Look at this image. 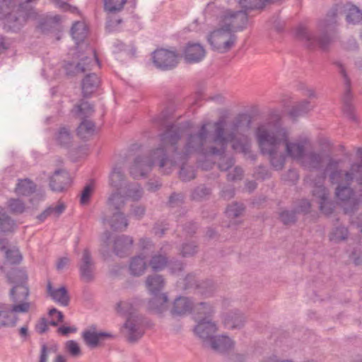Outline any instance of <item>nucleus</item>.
I'll list each match as a JSON object with an SVG mask.
<instances>
[{
	"mask_svg": "<svg viewBox=\"0 0 362 362\" xmlns=\"http://www.w3.org/2000/svg\"><path fill=\"white\" fill-rule=\"evenodd\" d=\"M111 226L115 230H122L127 226V223L122 214L115 213L112 219Z\"/></svg>",
	"mask_w": 362,
	"mask_h": 362,
	"instance_id": "29",
	"label": "nucleus"
},
{
	"mask_svg": "<svg viewBox=\"0 0 362 362\" xmlns=\"http://www.w3.org/2000/svg\"><path fill=\"white\" fill-rule=\"evenodd\" d=\"M71 35L76 42L83 40L87 34V27L84 22L75 23L71 30Z\"/></svg>",
	"mask_w": 362,
	"mask_h": 362,
	"instance_id": "22",
	"label": "nucleus"
},
{
	"mask_svg": "<svg viewBox=\"0 0 362 362\" xmlns=\"http://www.w3.org/2000/svg\"><path fill=\"white\" fill-rule=\"evenodd\" d=\"M44 20H45V22L44 21L42 22V21H39V26L40 28H42L45 23H48L50 25L57 23L60 21L61 19L59 16H47Z\"/></svg>",
	"mask_w": 362,
	"mask_h": 362,
	"instance_id": "46",
	"label": "nucleus"
},
{
	"mask_svg": "<svg viewBox=\"0 0 362 362\" xmlns=\"http://www.w3.org/2000/svg\"><path fill=\"white\" fill-rule=\"evenodd\" d=\"M76 69H77V71H81V72H83V71L86 70V69H85V68H83V67H82V66H81V63H79V64L77 65V66H76Z\"/></svg>",
	"mask_w": 362,
	"mask_h": 362,
	"instance_id": "63",
	"label": "nucleus"
},
{
	"mask_svg": "<svg viewBox=\"0 0 362 362\" xmlns=\"http://www.w3.org/2000/svg\"><path fill=\"white\" fill-rule=\"evenodd\" d=\"M216 26L209 33L206 40L211 48L225 53L235 45V33L241 30L247 23V16L242 11L221 8L216 13Z\"/></svg>",
	"mask_w": 362,
	"mask_h": 362,
	"instance_id": "2",
	"label": "nucleus"
},
{
	"mask_svg": "<svg viewBox=\"0 0 362 362\" xmlns=\"http://www.w3.org/2000/svg\"><path fill=\"white\" fill-rule=\"evenodd\" d=\"M235 321H240L239 317H235L234 318L232 317L231 319L226 320L224 323L226 327L233 329L238 326V325L235 324Z\"/></svg>",
	"mask_w": 362,
	"mask_h": 362,
	"instance_id": "48",
	"label": "nucleus"
},
{
	"mask_svg": "<svg viewBox=\"0 0 362 362\" xmlns=\"http://www.w3.org/2000/svg\"><path fill=\"white\" fill-rule=\"evenodd\" d=\"M184 171H185V169L184 168H182L180 173V177L183 180H187V178H186L184 175Z\"/></svg>",
	"mask_w": 362,
	"mask_h": 362,
	"instance_id": "62",
	"label": "nucleus"
},
{
	"mask_svg": "<svg viewBox=\"0 0 362 362\" xmlns=\"http://www.w3.org/2000/svg\"><path fill=\"white\" fill-rule=\"evenodd\" d=\"M357 182L359 187V191H362V175L359 177H357Z\"/></svg>",
	"mask_w": 362,
	"mask_h": 362,
	"instance_id": "60",
	"label": "nucleus"
},
{
	"mask_svg": "<svg viewBox=\"0 0 362 362\" xmlns=\"http://www.w3.org/2000/svg\"><path fill=\"white\" fill-rule=\"evenodd\" d=\"M122 180V174L118 169L115 168L110 174V181L112 185H116L117 181Z\"/></svg>",
	"mask_w": 362,
	"mask_h": 362,
	"instance_id": "45",
	"label": "nucleus"
},
{
	"mask_svg": "<svg viewBox=\"0 0 362 362\" xmlns=\"http://www.w3.org/2000/svg\"><path fill=\"white\" fill-rule=\"evenodd\" d=\"M76 330V328L73 327H61L59 328V332L63 334L74 332Z\"/></svg>",
	"mask_w": 362,
	"mask_h": 362,
	"instance_id": "51",
	"label": "nucleus"
},
{
	"mask_svg": "<svg viewBox=\"0 0 362 362\" xmlns=\"http://www.w3.org/2000/svg\"><path fill=\"white\" fill-rule=\"evenodd\" d=\"M206 55V50L200 44H188L184 51V57L188 62H199Z\"/></svg>",
	"mask_w": 362,
	"mask_h": 362,
	"instance_id": "12",
	"label": "nucleus"
},
{
	"mask_svg": "<svg viewBox=\"0 0 362 362\" xmlns=\"http://www.w3.org/2000/svg\"><path fill=\"white\" fill-rule=\"evenodd\" d=\"M346 21L349 23H358L362 21V13L354 5H346L345 7Z\"/></svg>",
	"mask_w": 362,
	"mask_h": 362,
	"instance_id": "21",
	"label": "nucleus"
},
{
	"mask_svg": "<svg viewBox=\"0 0 362 362\" xmlns=\"http://www.w3.org/2000/svg\"><path fill=\"white\" fill-rule=\"evenodd\" d=\"M313 196L317 199L322 212L329 214L332 211L334 204L328 200L326 189L322 185H315Z\"/></svg>",
	"mask_w": 362,
	"mask_h": 362,
	"instance_id": "11",
	"label": "nucleus"
},
{
	"mask_svg": "<svg viewBox=\"0 0 362 362\" xmlns=\"http://www.w3.org/2000/svg\"><path fill=\"white\" fill-rule=\"evenodd\" d=\"M6 257L7 260L12 264L18 263L22 259L19 250L16 248L7 250L6 252Z\"/></svg>",
	"mask_w": 362,
	"mask_h": 362,
	"instance_id": "34",
	"label": "nucleus"
},
{
	"mask_svg": "<svg viewBox=\"0 0 362 362\" xmlns=\"http://www.w3.org/2000/svg\"><path fill=\"white\" fill-rule=\"evenodd\" d=\"M99 78L95 74H90L85 77L82 83V90L88 96L95 92L99 85Z\"/></svg>",
	"mask_w": 362,
	"mask_h": 362,
	"instance_id": "19",
	"label": "nucleus"
},
{
	"mask_svg": "<svg viewBox=\"0 0 362 362\" xmlns=\"http://www.w3.org/2000/svg\"><path fill=\"white\" fill-rule=\"evenodd\" d=\"M155 65L162 69L175 67L179 62V56L175 51L166 49H158L153 54Z\"/></svg>",
	"mask_w": 362,
	"mask_h": 362,
	"instance_id": "10",
	"label": "nucleus"
},
{
	"mask_svg": "<svg viewBox=\"0 0 362 362\" xmlns=\"http://www.w3.org/2000/svg\"><path fill=\"white\" fill-rule=\"evenodd\" d=\"M90 112L92 111V107L87 103H83L78 107V111L83 112V111Z\"/></svg>",
	"mask_w": 362,
	"mask_h": 362,
	"instance_id": "53",
	"label": "nucleus"
},
{
	"mask_svg": "<svg viewBox=\"0 0 362 362\" xmlns=\"http://www.w3.org/2000/svg\"><path fill=\"white\" fill-rule=\"evenodd\" d=\"M209 343L212 349L220 352L227 351L234 346L233 341L224 335L214 337Z\"/></svg>",
	"mask_w": 362,
	"mask_h": 362,
	"instance_id": "15",
	"label": "nucleus"
},
{
	"mask_svg": "<svg viewBox=\"0 0 362 362\" xmlns=\"http://www.w3.org/2000/svg\"><path fill=\"white\" fill-rule=\"evenodd\" d=\"M69 259L66 257H62L59 259L57 263V268L58 269H62L68 265Z\"/></svg>",
	"mask_w": 362,
	"mask_h": 362,
	"instance_id": "49",
	"label": "nucleus"
},
{
	"mask_svg": "<svg viewBox=\"0 0 362 362\" xmlns=\"http://www.w3.org/2000/svg\"><path fill=\"white\" fill-rule=\"evenodd\" d=\"M124 331L131 341H136L143 335V331L131 319H128L125 323Z\"/></svg>",
	"mask_w": 362,
	"mask_h": 362,
	"instance_id": "20",
	"label": "nucleus"
},
{
	"mask_svg": "<svg viewBox=\"0 0 362 362\" xmlns=\"http://www.w3.org/2000/svg\"><path fill=\"white\" fill-rule=\"evenodd\" d=\"M54 4L57 7L60 8L64 10H69L70 8V6L67 4L61 2L58 0H56Z\"/></svg>",
	"mask_w": 362,
	"mask_h": 362,
	"instance_id": "54",
	"label": "nucleus"
},
{
	"mask_svg": "<svg viewBox=\"0 0 362 362\" xmlns=\"http://www.w3.org/2000/svg\"><path fill=\"white\" fill-rule=\"evenodd\" d=\"M48 359L47 346L43 345L41 349L40 362H47Z\"/></svg>",
	"mask_w": 362,
	"mask_h": 362,
	"instance_id": "50",
	"label": "nucleus"
},
{
	"mask_svg": "<svg viewBox=\"0 0 362 362\" xmlns=\"http://www.w3.org/2000/svg\"><path fill=\"white\" fill-rule=\"evenodd\" d=\"M11 283L14 284L11 291V299L18 304L25 303L23 300L28 296V288L25 285L27 276L25 272L21 270L12 272L9 276Z\"/></svg>",
	"mask_w": 362,
	"mask_h": 362,
	"instance_id": "7",
	"label": "nucleus"
},
{
	"mask_svg": "<svg viewBox=\"0 0 362 362\" xmlns=\"http://www.w3.org/2000/svg\"><path fill=\"white\" fill-rule=\"evenodd\" d=\"M110 337H112L110 334L104 332H98L95 329H88L83 333V338L86 344L90 347H95L103 340Z\"/></svg>",
	"mask_w": 362,
	"mask_h": 362,
	"instance_id": "14",
	"label": "nucleus"
},
{
	"mask_svg": "<svg viewBox=\"0 0 362 362\" xmlns=\"http://www.w3.org/2000/svg\"><path fill=\"white\" fill-rule=\"evenodd\" d=\"M47 292L51 298L62 305H67L69 301V296L64 287L53 288L50 283L47 285Z\"/></svg>",
	"mask_w": 362,
	"mask_h": 362,
	"instance_id": "16",
	"label": "nucleus"
},
{
	"mask_svg": "<svg viewBox=\"0 0 362 362\" xmlns=\"http://www.w3.org/2000/svg\"><path fill=\"white\" fill-rule=\"evenodd\" d=\"M81 276L86 281H89L93 277V264L89 252L85 250L83 253L81 264L80 266Z\"/></svg>",
	"mask_w": 362,
	"mask_h": 362,
	"instance_id": "17",
	"label": "nucleus"
},
{
	"mask_svg": "<svg viewBox=\"0 0 362 362\" xmlns=\"http://www.w3.org/2000/svg\"><path fill=\"white\" fill-rule=\"evenodd\" d=\"M14 223L4 212V209L0 208V227L4 231H9L13 229Z\"/></svg>",
	"mask_w": 362,
	"mask_h": 362,
	"instance_id": "31",
	"label": "nucleus"
},
{
	"mask_svg": "<svg viewBox=\"0 0 362 362\" xmlns=\"http://www.w3.org/2000/svg\"><path fill=\"white\" fill-rule=\"evenodd\" d=\"M35 189L34 184L29 180H21L16 188V193L21 195H28Z\"/></svg>",
	"mask_w": 362,
	"mask_h": 362,
	"instance_id": "24",
	"label": "nucleus"
},
{
	"mask_svg": "<svg viewBox=\"0 0 362 362\" xmlns=\"http://www.w3.org/2000/svg\"><path fill=\"white\" fill-rule=\"evenodd\" d=\"M193 312L197 322L194 329V333L203 340L210 342L217 330L216 324L211 319L213 308L206 303H199L194 308Z\"/></svg>",
	"mask_w": 362,
	"mask_h": 362,
	"instance_id": "5",
	"label": "nucleus"
},
{
	"mask_svg": "<svg viewBox=\"0 0 362 362\" xmlns=\"http://www.w3.org/2000/svg\"><path fill=\"white\" fill-rule=\"evenodd\" d=\"M65 349L72 356L78 357L81 355V350L79 344L73 340L66 342Z\"/></svg>",
	"mask_w": 362,
	"mask_h": 362,
	"instance_id": "32",
	"label": "nucleus"
},
{
	"mask_svg": "<svg viewBox=\"0 0 362 362\" xmlns=\"http://www.w3.org/2000/svg\"><path fill=\"white\" fill-rule=\"evenodd\" d=\"M146 268V264L143 258L139 257L134 258L130 264V271L132 274L135 276L141 275L144 273Z\"/></svg>",
	"mask_w": 362,
	"mask_h": 362,
	"instance_id": "25",
	"label": "nucleus"
},
{
	"mask_svg": "<svg viewBox=\"0 0 362 362\" xmlns=\"http://www.w3.org/2000/svg\"><path fill=\"white\" fill-rule=\"evenodd\" d=\"M94 132V125L90 121H83L78 128V134L82 138H86Z\"/></svg>",
	"mask_w": 362,
	"mask_h": 362,
	"instance_id": "27",
	"label": "nucleus"
},
{
	"mask_svg": "<svg viewBox=\"0 0 362 362\" xmlns=\"http://www.w3.org/2000/svg\"><path fill=\"white\" fill-rule=\"evenodd\" d=\"M146 286L149 291L154 295L153 298L150 301V308L157 312H162L167 308L168 298L165 294L158 295L163 286V280L160 276L148 277L146 281Z\"/></svg>",
	"mask_w": 362,
	"mask_h": 362,
	"instance_id": "8",
	"label": "nucleus"
},
{
	"mask_svg": "<svg viewBox=\"0 0 362 362\" xmlns=\"http://www.w3.org/2000/svg\"><path fill=\"white\" fill-rule=\"evenodd\" d=\"M141 193L140 189H137L134 192H132V191L129 192V194H128V197H131L133 199H136L139 198V197H141Z\"/></svg>",
	"mask_w": 362,
	"mask_h": 362,
	"instance_id": "55",
	"label": "nucleus"
},
{
	"mask_svg": "<svg viewBox=\"0 0 362 362\" xmlns=\"http://www.w3.org/2000/svg\"><path fill=\"white\" fill-rule=\"evenodd\" d=\"M357 156H358L359 158H362V150H361V149L358 150V151H357Z\"/></svg>",
	"mask_w": 362,
	"mask_h": 362,
	"instance_id": "64",
	"label": "nucleus"
},
{
	"mask_svg": "<svg viewBox=\"0 0 362 362\" xmlns=\"http://www.w3.org/2000/svg\"><path fill=\"white\" fill-rule=\"evenodd\" d=\"M36 329L38 332L43 333L47 330V325L46 322L44 320H42L40 322H39V324H37V325L36 326Z\"/></svg>",
	"mask_w": 362,
	"mask_h": 362,
	"instance_id": "52",
	"label": "nucleus"
},
{
	"mask_svg": "<svg viewBox=\"0 0 362 362\" xmlns=\"http://www.w3.org/2000/svg\"><path fill=\"white\" fill-rule=\"evenodd\" d=\"M216 132L215 143L221 149L224 148L228 143L231 144L233 149L237 152L247 153L249 149V143L246 137L238 130L235 132H225L223 122H218L214 125Z\"/></svg>",
	"mask_w": 362,
	"mask_h": 362,
	"instance_id": "6",
	"label": "nucleus"
},
{
	"mask_svg": "<svg viewBox=\"0 0 362 362\" xmlns=\"http://www.w3.org/2000/svg\"><path fill=\"white\" fill-rule=\"evenodd\" d=\"M127 0H104V7L106 11L110 12L122 10Z\"/></svg>",
	"mask_w": 362,
	"mask_h": 362,
	"instance_id": "26",
	"label": "nucleus"
},
{
	"mask_svg": "<svg viewBox=\"0 0 362 362\" xmlns=\"http://www.w3.org/2000/svg\"><path fill=\"white\" fill-rule=\"evenodd\" d=\"M8 207L14 213H22L24 211V204L18 199H12L9 202Z\"/></svg>",
	"mask_w": 362,
	"mask_h": 362,
	"instance_id": "38",
	"label": "nucleus"
},
{
	"mask_svg": "<svg viewBox=\"0 0 362 362\" xmlns=\"http://www.w3.org/2000/svg\"><path fill=\"white\" fill-rule=\"evenodd\" d=\"M93 188L91 185H88L85 187L84 189L83 190L81 196V203L83 204H85L88 202L89 200L91 194L93 192Z\"/></svg>",
	"mask_w": 362,
	"mask_h": 362,
	"instance_id": "43",
	"label": "nucleus"
},
{
	"mask_svg": "<svg viewBox=\"0 0 362 362\" xmlns=\"http://www.w3.org/2000/svg\"><path fill=\"white\" fill-rule=\"evenodd\" d=\"M281 219L285 224H288L294 221L295 216L293 213L284 211L281 214Z\"/></svg>",
	"mask_w": 362,
	"mask_h": 362,
	"instance_id": "47",
	"label": "nucleus"
},
{
	"mask_svg": "<svg viewBox=\"0 0 362 362\" xmlns=\"http://www.w3.org/2000/svg\"><path fill=\"white\" fill-rule=\"evenodd\" d=\"M256 137L261 151L269 156L272 165L276 169H281L284 163L283 149L288 156L305 166L316 168L322 162L320 155L306 153L309 146L306 139L290 141L285 129H277L272 124L260 125L257 129Z\"/></svg>",
	"mask_w": 362,
	"mask_h": 362,
	"instance_id": "1",
	"label": "nucleus"
},
{
	"mask_svg": "<svg viewBox=\"0 0 362 362\" xmlns=\"http://www.w3.org/2000/svg\"><path fill=\"white\" fill-rule=\"evenodd\" d=\"M132 305L128 302H120L117 305V312L122 315H131L132 313Z\"/></svg>",
	"mask_w": 362,
	"mask_h": 362,
	"instance_id": "41",
	"label": "nucleus"
},
{
	"mask_svg": "<svg viewBox=\"0 0 362 362\" xmlns=\"http://www.w3.org/2000/svg\"><path fill=\"white\" fill-rule=\"evenodd\" d=\"M347 230L346 228L344 227L337 228L335 230H334L331 235L330 239L331 240L338 242L340 240H344L347 236Z\"/></svg>",
	"mask_w": 362,
	"mask_h": 362,
	"instance_id": "35",
	"label": "nucleus"
},
{
	"mask_svg": "<svg viewBox=\"0 0 362 362\" xmlns=\"http://www.w3.org/2000/svg\"><path fill=\"white\" fill-rule=\"evenodd\" d=\"M92 54H93V58L90 59V60L93 61L95 64H98V59H97L95 54L93 51H92Z\"/></svg>",
	"mask_w": 362,
	"mask_h": 362,
	"instance_id": "61",
	"label": "nucleus"
},
{
	"mask_svg": "<svg viewBox=\"0 0 362 362\" xmlns=\"http://www.w3.org/2000/svg\"><path fill=\"white\" fill-rule=\"evenodd\" d=\"M127 198L124 197L120 193H116L111 195L109 198V205L115 209H118L124 204Z\"/></svg>",
	"mask_w": 362,
	"mask_h": 362,
	"instance_id": "33",
	"label": "nucleus"
},
{
	"mask_svg": "<svg viewBox=\"0 0 362 362\" xmlns=\"http://www.w3.org/2000/svg\"><path fill=\"white\" fill-rule=\"evenodd\" d=\"M71 182L67 173L57 170L51 178L50 187L53 191L62 192L70 185Z\"/></svg>",
	"mask_w": 362,
	"mask_h": 362,
	"instance_id": "13",
	"label": "nucleus"
},
{
	"mask_svg": "<svg viewBox=\"0 0 362 362\" xmlns=\"http://www.w3.org/2000/svg\"><path fill=\"white\" fill-rule=\"evenodd\" d=\"M49 316L52 319L51 324L53 325H57L59 322H62L64 315L63 314L57 310L56 309H52L49 310Z\"/></svg>",
	"mask_w": 362,
	"mask_h": 362,
	"instance_id": "40",
	"label": "nucleus"
},
{
	"mask_svg": "<svg viewBox=\"0 0 362 362\" xmlns=\"http://www.w3.org/2000/svg\"><path fill=\"white\" fill-rule=\"evenodd\" d=\"M57 140L61 144H68L70 141V134L68 130L65 128L61 129L57 134Z\"/></svg>",
	"mask_w": 362,
	"mask_h": 362,
	"instance_id": "39",
	"label": "nucleus"
},
{
	"mask_svg": "<svg viewBox=\"0 0 362 362\" xmlns=\"http://www.w3.org/2000/svg\"><path fill=\"white\" fill-rule=\"evenodd\" d=\"M327 170L330 173L332 182L338 184L335 191L338 204L344 209L345 213L354 210L359 202L353 190L349 187L350 181L354 178V174L342 171L341 163L338 162L330 163Z\"/></svg>",
	"mask_w": 362,
	"mask_h": 362,
	"instance_id": "3",
	"label": "nucleus"
},
{
	"mask_svg": "<svg viewBox=\"0 0 362 362\" xmlns=\"http://www.w3.org/2000/svg\"><path fill=\"white\" fill-rule=\"evenodd\" d=\"M240 6L245 9H259L265 4V0H240Z\"/></svg>",
	"mask_w": 362,
	"mask_h": 362,
	"instance_id": "30",
	"label": "nucleus"
},
{
	"mask_svg": "<svg viewBox=\"0 0 362 362\" xmlns=\"http://www.w3.org/2000/svg\"><path fill=\"white\" fill-rule=\"evenodd\" d=\"M65 209V206L64 204L59 203L54 207H49L40 216L39 218L41 221L45 220L48 216L54 215L55 216H58L60 215Z\"/></svg>",
	"mask_w": 362,
	"mask_h": 362,
	"instance_id": "28",
	"label": "nucleus"
},
{
	"mask_svg": "<svg viewBox=\"0 0 362 362\" xmlns=\"http://www.w3.org/2000/svg\"><path fill=\"white\" fill-rule=\"evenodd\" d=\"M192 310V303L185 297H180L177 298L174 303L172 310L173 315H185Z\"/></svg>",
	"mask_w": 362,
	"mask_h": 362,
	"instance_id": "18",
	"label": "nucleus"
},
{
	"mask_svg": "<svg viewBox=\"0 0 362 362\" xmlns=\"http://www.w3.org/2000/svg\"><path fill=\"white\" fill-rule=\"evenodd\" d=\"M30 308V303L15 305L11 310L4 305H0V328L14 326L17 321V313H26Z\"/></svg>",
	"mask_w": 362,
	"mask_h": 362,
	"instance_id": "9",
	"label": "nucleus"
},
{
	"mask_svg": "<svg viewBox=\"0 0 362 362\" xmlns=\"http://www.w3.org/2000/svg\"><path fill=\"white\" fill-rule=\"evenodd\" d=\"M34 1L25 0L13 8V0H0V20L4 21V26L8 30H16L28 20H37L39 16L30 5Z\"/></svg>",
	"mask_w": 362,
	"mask_h": 362,
	"instance_id": "4",
	"label": "nucleus"
},
{
	"mask_svg": "<svg viewBox=\"0 0 362 362\" xmlns=\"http://www.w3.org/2000/svg\"><path fill=\"white\" fill-rule=\"evenodd\" d=\"M235 170L237 173V176L233 177V179H237V178L240 177L242 175V174H243V171H242V170L240 168H236L235 169Z\"/></svg>",
	"mask_w": 362,
	"mask_h": 362,
	"instance_id": "59",
	"label": "nucleus"
},
{
	"mask_svg": "<svg viewBox=\"0 0 362 362\" xmlns=\"http://www.w3.org/2000/svg\"><path fill=\"white\" fill-rule=\"evenodd\" d=\"M208 126L209 125H204V126L202 127L201 132H200L199 135L198 136V138L200 140H202L203 138L204 137L205 134H206Z\"/></svg>",
	"mask_w": 362,
	"mask_h": 362,
	"instance_id": "56",
	"label": "nucleus"
},
{
	"mask_svg": "<svg viewBox=\"0 0 362 362\" xmlns=\"http://www.w3.org/2000/svg\"><path fill=\"white\" fill-rule=\"evenodd\" d=\"M20 334L22 337H26L27 336V334H28V328H27V327H22L20 329Z\"/></svg>",
	"mask_w": 362,
	"mask_h": 362,
	"instance_id": "57",
	"label": "nucleus"
},
{
	"mask_svg": "<svg viewBox=\"0 0 362 362\" xmlns=\"http://www.w3.org/2000/svg\"><path fill=\"white\" fill-rule=\"evenodd\" d=\"M165 264L166 259L164 257L161 255L153 257L151 262V267L154 270L163 269L165 266Z\"/></svg>",
	"mask_w": 362,
	"mask_h": 362,
	"instance_id": "36",
	"label": "nucleus"
},
{
	"mask_svg": "<svg viewBox=\"0 0 362 362\" xmlns=\"http://www.w3.org/2000/svg\"><path fill=\"white\" fill-rule=\"evenodd\" d=\"M178 139V137L177 134H173L170 131L166 132L163 136V140L165 145H168L169 144L170 145L175 144Z\"/></svg>",
	"mask_w": 362,
	"mask_h": 362,
	"instance_id": "44",
	"label": "nucleus"
},
{
	"mask_svg": "<svg viewBox=\"0 0 362 362\" xmlns=\"http://www.w3.org/2000/svg\"><path fill=\"white\" fill-rule=\"evenodd\" d=\"M154 160H160V167L163 168L165 165H167L170 161L167 159H165L163 158L164 156V152L162 148L156 149L153 154Z\"/></svg>",
	"mask_w": 362,
	"mask_h": 362,
	"instance_id": "42",
	"label": "nucleus"
},
{
	"mask_svg": "<svg viewBox=\"0 0 362 362\" xmlns=\"http://www.w3.org/2000/svg\"><path fill=\"white\" fill-rule=\"evenodd\" d=\"M243 211V206L238 204H233L227 208L226 211V214L227 217L230 219V224H236L238 223V221L236 218H238L241 215Z\"/></svg>",
	"mask_w": 362,
	"mask_h": 362,
	"instance_id": "23",
	"label": "nucleus"
},
{
	"mask_svg": "<svg viewBox=\"0 0 362 362\" xmlns=\"http://www.w3.org/2000/svg\"><path fill=\"white\" fill-rule=\"evenodd\" d=\"M54 362H66V360L63 356L59 355L56 357Z\"/></svg>",
	"mask_w": 362,
	"mask_h": 362,
	"instance_id": "58",
	"label": "nucleus"
},
{
	"mask_svg": "<svg viewBox=\"0 0 362 362\" xmlns=\"http://www.w3.org/2000/svg\"><path fill=\"white\" fill-rule=\"evenodd\" d=\"M132 244V240L129 238H122L115 242V250L117 255L119 254V248L127 249L128 246Z\"/></svg>",
	"mask_w": 362,
	"mask_h": 362,
	"instance_id": "37",
	"label": "nucleus"
}]
</instances>
